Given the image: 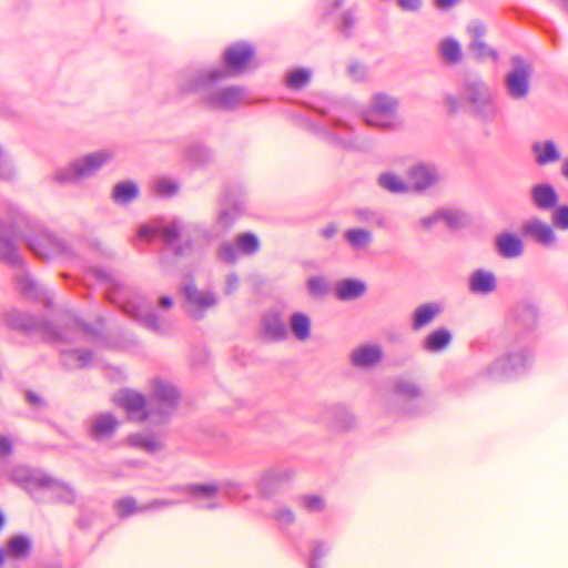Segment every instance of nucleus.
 I'll return each mask as SVG.
<instances>
[{
  "label": "nucleus",
  "mask_w": 568,
  "mask_h": 568,
  "mask_svg": "<svg viewBox=\"0 0 568 568\" xmlns=\"http://www.w3.org/2000/svg\"><path fill=\"white\" fill-rule=\"evenodd\" d=\"M3 236L24 240L29 248L40 258L50 260L55 256L69 257L72 250L65 241L44 230L41 224L27 215L16 205H9L7 222L0 220Z\"/></svg>",
  "instance_id": "1"
},
{
  "label": "nucleus",
  "mask_w": 568,
  "mask_h": 568,
  "mask_svg": "<svg viewBox=\"0 0 568 568\" xmlns=\"http://www.w3.org/2000/svg\"><path fill=\"white\" fill-rule=\"evenodd\" d=\"M226 78L227 72L222 69L187 71L181 75L178 88L182 94L199 93L202 102L211 109L229 111L243 102L245 91L236 85L216 88Z\"/></svg>",
  "instance_id": "2"
},
{
  "label": "nucleus",
  "mask_w": 568,
  "mask_h": 568,
  "mask_svg": "<svg viewBox=\"0 0 568 568\" xmlns=\"http://www.w3.org/2000/svg\"><path fill=\"white\" fill-rule=\"evenodd\" d=\"M460 98L469 103L471 112L485 121H491L498 108L491 90L479 79L466 80L460 87Z\"/></svg>",
  "instance_id": "3"
},
{
  "label": "nucleus",
  "mask_w": 568,
  "mask_h": 568,
  "mask_svg": "<svg viewBox=\"0 0 568 568\" xmlns=\"http://www.w3.org/2000/svg\"><path fill=\"white\" fill-rule=\"evenodd\" d=\"M112 159V153L100 150L75 159L68 166L54 174V181L61 184L75 183L93 176L105 163Z\"/></svg>",
  "instance_id": "4"
},
{
  "label": "nucleus",
  "mask_w": 568,
  "mask_h": 568,
  "mask_svg": "<svg viewBox=\"0 0 568 568\" xmlns=\"http://www.w3.org/2000/svg\"><path fill=\"white\" fill-rule=\"evenodd\" d=\"M1 324H3L6 327L21 331V332H42L45 336H48L51 339L54 341H67V333L64 331H61L55 325L51 324L50 322L33 316L27 313H22L17 310H11L8 312H4L0 317Z\"/></svg>",
  "instance_id": "5"
},
{
  "label": "nucleus",
  "mask_w": 568,
  "mask_h": 568,
  "mask_svg": "<svg viewBox=\"0 0 568 568\" xmlns=\"http://www.w3.org/2000/svg\"><path fill=\"white\" fill-rule=\"evenodd\" d=\"M531 359V352L521 347L495 359L486 369L493 381H506L526 371Z\"/></svg>",
  "instance_id": "6"
},
{
  "label": "nucleus",
  "mask_w": 568,
  "mask_h": 568,
  "mask_svg": "<svg viewBox=\"0 0 568 568\" xmlns=\"http://www.w3.org/2000/svg\"><path fill=\"white\" fill-rule=\"evenodd\" d=\"M397 100L385 93L372 97L371 106L364 112V121L369 126L388 129L395 125Z\"/></svg>",
  "instance_id": "7"
},
{
  "label": "nucleus",
  "mask_w": 568,
  "mask_h": 568,
  "mask_svg": "<svg viewBox=\"0 0 568 568\" xmlns=\"http://www.w3.org/2000/svg\"><path fill=\"white\" fill-rule=\"evenodd\" d=\"M181 394L179 389L162 378H153L150 389V405L153 407L154 415L169 417L174 414L180 402Z\"/></svg>",
  "instance_id": "8"
},
{
  "label": "nucleus",
  "mask_w": 568,
  "mask_h": 568,
  "mask_svg": "<svg viewBox=\"0 0 568 568\" xmlns=\"http://www.w3.org/2000/svg\"><path fill=\"white\" fill-rule=\"evenodd\" d=\"M243 489V485L239 481L225 480L221 486L214 484H187L183 486L171 487V491L189 495L199 499H211L217 496L220 491L230 498H236Z\"/></svg>",
  "instance_id": "9"
},
{
  "label": "nucleus",
  "mask_w": 568,
  "mask_h": 568,
  "mask_svg": "<svg viewBox=\"0 0 568 568\" xmlns=\"http://www.w3.org/2000/svg\"><path fill=\"white\" fill-rule=\"evenodd\" d=\"M511 70L505 78V87L510 98L523 100L530 91L531 65L520 57L511 59Z\"/></svg>",
  "instance_id": "10"
},
{
  "label": "nucleus",
  "mask_w": 568,
  "mask_h": 568,
  "mask_svg": "<svg viewBox=\"0 0 568 568\" xmlns=\"http://www.w3.org/2000/svg\"><path fill=\"white\" fill-rule=\"evenodd\" d=\"M186 303V312L195 320L203 318L205 312L217 304V296L211 290H200L194 283H186L182 287Z\"/></svg>",
  "instance_id": "11"
},
{
  "label": "nucleus",
  "mask_w": 568,
  "mask_h": 568,
  "mask_svg": "<svg viewBox=\"0 0 568 568\" xmlns=\"http://www.w3.org/2000/svg\"><path fill=\"white\" fill-rule=\"evenodd\" d=\"M443 179V171L434 163L419 162L408 171V180L417 192H423L437 185Z\"/></svg>",
  "instance_id": "12"
},
{
  "label": "nucleus",
  "mask_w": 568,
  "mask_h": 568,
  "mask_svg": "<svg viewBox=\"0 0 568 568\" xmlns=\"http://www.w3.org/2000/svg\"><path fill=\"white\" fill-rule=\"evenodd\" d=\"M114 402L118 406L125 409L131 420L142 422L154 415L153 407L151 405L146 407L144 396L134 390L125 389L120 392Z\"/></svg>",
  "instance_id": "13"
},
{
  "label": "nucleus",
  "mask_w": 568,
  "mask_h": 568,
  "mask_svg": "<svg viewBox=\"0 0 568 568\" xmlns=\"http://www.w3.org/2000/svg\"><path fill=\"white\" fill-rule=\"evenodd\" d=\"M254 55V49L248 43L240 42L230 45L224 54V68L222 70L227 72V78L241 73L250 60Z\"/></svg>",
  "instance_id": "14"
},
{
  "label": "nucleus",
  "mask_w": 568,
  "mask_h": 568,
  "mask_svg": "<svg viewBox=\"0 0 568 568\" xmlns=\"http://www.w3.org/2000/svg\"><path fill=\"white\" fill-rule=\"evenodd\" d=\"M293 476L287 467H272L263 471L257 481V490L262 497L268 498L275 495L281 487Z\"/></svg>",
  "instance_id": "15"
},
{
  "label": "nucleus",
  "mask_w": 568,
  "mask_h": 568,
  "mask_svg": "<svg viewBox=\"0 0 568 568\" xmlns=\"http://www.w3.org/2000/svg\"><path fill=\"white\" fill-rule=\"evenodd\" d=\"M11 479L28 491H31L33 487L48 488L57 484L55 480L47 474L26 467L14 468L11 474Z\"/></svg>",
  "instance_id": "16"
},
{
  "label": "nucleus",
  "mask_w": 568,
  "mask_h": 568,
  "mask_svg": "<svg viewBox=\"0 0 568 568\" xmlns=\"http://www.w3.org/2000/svg\"><path fill=\"white\" fill-rule=\"evenodd\" d=\"M182 229L178 221H174L168 225L151 226L143 225L139 230V236L152 240L159 236L168 246L173 248V245L179 240Z\"/></svg>",
  "instance_id": "17"
},
{
  "label": "nucleus",
  "mask_w": 568,
  "mask_h": 568,
  "mask_svg": "<svg viewBox=\"0 0 568 568\" xmlns=\"http://www.w3.org/2000/svg\"><path fill=\"white\" fill-rule=\"evenodd\" d=\"M321 420L327 428L334 430H347L355 424L353 415L341 405L326 407Z\"/></svg>",
  "instance_id": "18"
},
{
  "label": "nucleus",
  "mask_w": 568,
  "mask_h": 568,
  "mask_svg": "<svg viewBox=\"0 0 568 568\" xmlns=\"http://www.w3.org/2000/svg\"><path fill=\"white\" fill-rule=\"evenodd\" d=\"M530 196L532 204L540 211H551L559 201V195L549 183H539L531 187Z\"/></svg>",
  "instance_id": "19"
},
{
  "label": "nucleus",
  "mask_w": 568,
  "mask_h": 568,
  "mask_svg": "<svg viewBox=\"0 0 568 568\" xmlns=\"http://www.w3.org/2000/svg\"><path fill=\"white\" fill-rule=\"evenodd\" d=\"M468 286L474 294L489 295L497 290V278L493 272L477 268L470 274Z\"/></svg>",
  "instance_id": "20"
},
{
  "label": "nucleus",
  "mask_w": 568,
  "mask_h": 568,
  "mask_svg": "<svg viewBox=\"0 0 568 568\" xmlns=\"http://www.w3.org/2000/svg\"><path fill=\"white\" fill-rule=\"evenodd\" d=\"M497 253L504 258H516L524 253L521 239L513 233H501L495 239Z\"/></svg>",
  "instance_id": "21"
},
{
  "label": "nucleus",
  "mask_w": 568,
  "mask_h": 568,
  "mask_svg": "<svg viewBox=\"0 0 568 568\" xmlns=\"http://www.w3.org/2000/svg\"><path fill=\"white\" fill-rule=\"evenodd\" d=\"M264 337L270 342L283 341L287 337V328L277 312H267L262 320Z\"/></svg>",
  "instance_id": "22"
},
{
  "label": "nucleus",
  "mask_w": 568,
  "mask_h": 568,
  "mask_svg": "<svg viewBox=\"0 0 568 568\" xmlns=\"http://www.w3.org/2000/svg\"><path fill=\"white\" fill-rule=\"evenodd\" d=\"M524 232L546 247L552 246L557 240L551 226L538 219L527 222L524 225Z\"/></svg>",
  "instance_id": "23"
},
{
  "label": "nucleus",
  "mask_w": 568,
  "mask_h": 568,
  "mask_svg": "<svg viewBox=\"0 0 568 568\" xmlns=\"http://www.w3.org/2000/svg\"><path fill=\"white\" fill-rule=\"evenodd\" d=\"M123 310L125 313L138 318L143 326L158 334H165L169 331V325L153 310L142 311L136 308L133 311L130 308V305H124Z\"/></svg>",
  "instance_id": "24"
},
{
  "label": "nucleus",
  "mask_w": 568,
  "mask_h": 568,
  "mask_svg": "<svg viewBox=\"0 0 568 568\" xmlns=\"http://www.w3.org/2000/svg\"><path fill=\"white\" fill-rule=\"evenodd\" d=\"M118 425L119 422L113 415L100 414L93 419L89 435L94 440L109 438L114 434Z\"/></svg>",
  "instance_id": "25"
},
{
  "label": "nucleus",
  "mask_w": 568,
  "mask_h": 568,
  "mask_svg": "<svg viewBox=\"0 0 568 568\" xmlns=\"http://www.w3.org/2000/svg\"><path fill=\"white\" fill-rule=\"evenodd\" d=\"M366 284L357 278H345L336 283L335 295L339 301H352L366 293Z\"/></svg>",
  "instance_id": "26"
},
{
  "label": "nucleus",
  "mask_w": 568,
  "mask_h": 568,
  "mask_svg": "<svg viewBox=\"0 0 568 568\" xmlns=\"http://www.w3.org/2000/svg\"><path fill=\"white\" fill-rule=\"evenodd\" d=\"M442 313V306L438 303H425L419 305L412 315V328L419 331L429 325Z\"/></svg>",
  "instance_id": "27"
},
{
  "label": "nucleus",
  "mask_w": 568,
  "mask_h": 568,
  "mask_svg": "<svg viewBox=\"0 0 568 568\" xmlns=\"http://www.w3.org/2000/svg\"><path fill=\"white\" fill-rule=\"evenodd\" d=\"M383 352L377 345L362 346L353 351L352 363L357 367H368L377 364Z\"/></svg>",
  "instance_id": "28"
},
{
  "label": "nucleus",
  "mask_w": 568,
  "mask_h": 568,
  "mask_svg": "<svg viewBox=\"0 0 568 568\" xmlns=\"http://www.w3.org/2000/svg\"><path fill=\"white\" fill-rule=\"evenodd\" d=\"M532 152L536 155V163L538 165H547L559 161L561 158L556 143L551 140L534 143Z\"/></svg>",
  "instance_id": "29"
},
{
  "label": "nucleus",
  "mask_w": 568,
  "mask_h": 568,
  "mask_svg": "<svg viewBox=\"0 0 568 568\" xmlns=\"http://www.w3.org/2000/svg\"><path fill=\"white\" fill-rule=\"evenodd\" d=\"M344 239L353 251H365L373 243V233L366 229L353 227L344 232Z\"/></svg>",
  "instance_id": "30"
},
{
  "label": "nucleus",
  "mask_w": 568,
  "mask_h": 568,
  "mask_svg": "<svg viewBox=\"0 0 568 568\" xmlns=\"http://www.w3.org/2000/svg\"><path fill=\"white\" fill-rule=\"evenodd\" d=\"M62 363L68 368H85L93 363V353L89 349L74 348L62 351Z\"/></svg>",
  "instance_id": "31"
},
{
  "label": "nucleus",
  "mask_w": 568,
  "mask_h": 568,
  "mask_svg": "<svg viewBox=\"0 0 568 568\" xmlns=\"http://www.w3.org/2000/svg\"><path fill=\"white\" fill-rule=\"evenodd\" d=\"M452 333L447 328L430 332L423 342V347L429 353H437L446 348L452 342Z\"/></svg>",
  "instance_id": "32"
},
{
  "label": "nucleus",
  "mask_w": 568,
  "mask_h": 568,
  "mask_svg": "<svg viewBox=\"0 0 568 568\" xmlns=\"http://www.w3.org/2000/svg\"><path fill=\"white\" fill-rule=\"evenodd\" d=\"M138 196V184L132 181H124L114 185L111 197L118 205H126L136 200Z\"/></svg>",
  "instance_id": "33"
},
{
  "label": "nucleus",
  "mask_w": 568,
  "mask_h": 568,
  "mask_svg": "<svg viewBox=\"0 0 568 568\" xmlns=\"http://www.w3.org/2000/svg\"><path fill=\"white\" fill-rule=\"evenodd\" d=\"M32 551V540L27 535L13 536L8 542V554L16 559H27Z\"/></svg>",
  "instance_id": "34"
},
{
  "label": "nucleus",
  "mask_w": 568,
  "mask_h": 568,
  "mask_svg": "<svg viewBox=\"0 0 568 568\" xmlns=\"http://www.w3.org/2000/svg\"><path fill=\"white\" fill-rule=\"evenodd\" d=\"M290 323L292 333L298 341L304 342L310 338L311 320L306 314L301 312L293 313Z\"/></svg>",
  "instance_id": "35"
},
{
  "label": "nucleus",
  "mask_w": 568,
  "mask_h": 568,
  "mask_svg": "<svg viewBox=\"0 0 568 568\" xmlns=\"http://www.w3.org/2000/svg\"><path fill=\"white\" fill-rule=\"evenodd\" d=\"M128 442L133 447H139L148 453H156L164 448V444L152 436L143 434H134L128 438Z\"/></svg>",
  "instance_id": "36"
},
{
  "label": "nucleus",
  "mask_w": 568,
  "mask_h": 568,
  "mask_svg": "<svg viewBox=\"0 0 568 568\" xmlns=\"http://www.w3.org/2000/svg\"><path fill=\"white\" fill-rule=\"evenodd\" d=\"M378 185L390 193H403L408 189L405 181L392 172L381 174L378 176Z\"/></svg>",
  "instance_id": "37"
},
{
  "label": "nucleus",
  "mask_w": 568,
  "mask_h": 568,
  "mask_svg": "<svg viewBox=\"0 0 568 568\" xmlns=\"http://www.w3.org/2000/svg\"><path fill=\"white\" fill-rule=\"evenodd\" d=\"M186 158L194 165H204L212 161V151L202 144L190 145L186 150Z\"/></svg>",
  "instance_id": "38"
},
{
  "label": "nucleus",
  "mask_w": 568,
  "mask_h": 568,
  "mask_svg": "<svg viewBox=\"0 0 568 568\" xmlns=\"http://www.w3.org/2000/svg\"><path fill=\"white\" fill-rule=\"evenodd\" d=\"M440 220L452 230L460 229L468 223L466 214L457 210H440Z\"/></svg>",
  "instance_id": "39"
},
{
  "label": "nucleus",
  "mask_w": 568,
  "mask_h": 568,
  "mask_svg": "<svg viewBox=\"0 0 568 568\" xmlns=\"http://www.w3.org/2000/svg\"><path fill=\"white\" fill-rule=\"evenodd\" d=\"M469 50L473 52V54L479 59V60H485V59H491L494 61H497L498 60V52L488 47L484 39H476V40H471L470 44H469Z\"/></svg>",
  "instance_id": "40"
},
{
  "label": "nucleus",
  "mask_w": 568,
  "mask_h": 568,
  "mask_svg": "<svg viewBox=\"0 0 568 568\" xmlns=\"http://www.w3.org/2000/svg\"><path fill=\"white\" fill-rule=\"evenodd\" d=\"M236 244L239 250L247 255L255 254L260 248L257 236L250 232L239 235L236 239Z\"/></svg>",
  "instance_id": "41"
},
{
  "label": "nucleus",
  "mask_w": 568,
  "mask_h": 568,
  "mask_svg": "<svg viewBox=\"0 0 568 568\" xmlns=\"http://www.w3.org/2000/svg\"><path fill=\"white\" fill-rule=\"evenodd\" d=\"M394 390L408 399L418 398L422 395L419 387L408 379H397L394 384Z\"/></svg>",
  "instance_id": "42"
},
{
  "label": "nucleus",
  "mask_w": 568,
  "mask_h": 568,
  "mask_svg": "<svg viewBox=\"0 0 568 568\" xmlns=\"http://www.w3.org/2000/svg\"><path fill=\"white\" fill-rule=\"evenodd\" d=\"M114 507L120 518L129 517L135 513H143V510H140V506L136 505L133 497H123L118 499L114 503Z\"/></svg>",
  "instance_id": "43"
},
{
  "label": "nucleus",
  "mask_w": 568,
  "mask_h": 568,
  "mask_svg": "<svg viewBox=\"0 0 568 568\" xmlns=\"http://www.w3.org/2000/svg\"><path fill=\"white\" fill-rule=\"evenodd\" d=\"M311 80V73L304 69H297L287 77L286 85L293 90H301L307 85Z\"/></svg>",
  "instance_id": "44"
},
{
  "label": "nucleus",
  "mask_w": 568,
  "mask_h": 568,
  "mask_svg": "<svg viewBox=\"0 0 568 568\" xmlns=\"http://www.w3.org/2000/svg\"><path fill=\"white\" fill-rule=\"evenodd\" d=\"M440 53L446 60L450 62H457L462 58L460 47L454 39H447L443 41L440 45Z\"/></svg>",
  "instance_id": "45"
},
{
  "label": "nucleus",
  "mask_w": 568,
  "mask_h": 568,
  "mask_svg": "<svg viewBox=\"0 0 568 568\" xmlns=\"http://www.w3.org/2000/svg\"><path fill=\"white\" fill-rule=\"evenodd\" d=\"M306 286L312 296L321 297L328 293V283L323 276H312L307 280Z\"/></svg>",
  "instance_id": "46"
},
{
  "label": "nucleus",
  "mask_w": 568,
  "mask_h": 568,
  "mask_svg": "<svg viewBox=\"0 0 568 568\" xmlns=\"http://www.w3.org/2000/svg\"><path fill=\"white\" fill-rule=\"evenodd\" d=\"M551 214V223L559 230H568V205H556Z\"/></svg>",
  "instance_id": "47"
},
{
  "label": "nucleus",
  "mask_w": 568,
  "mask_h": 568,
  "mask_svg": "<svg viewBox=\"0 0 568 568\" xmlns=\"http://www.w3.org/2000/svg\"><path fill=\"white\" fill-rule=\"evenodd\" d=\"M217 256L221 261L233 264L239 258V251L231 242H224L219 246Z\"/></svg>",
  "instance_id": "48"
},
{
  "label": "nucleus",
  "mask_w": 568,
  "mask_h": 568,
  "mask_svg": "<svg viewBox=\"0 0 568 568\" xmlns=\"http://www.w3.org/2000/svg\"><path fill=\"white\" fill-rule=\"evenodd\" d=\"M16 170L10 156L0 146V179L10 181L14 178Z\"/></svg>",
  "instance_id": "49"
},
{
  "label": "nucleus",
  "mask_w": 568,
  "mask_h": 568,
  "mask_svg": "<svg viewBox=\"0 0 568 568\" xmlns=\"http://www.w3.org/2000/svg\"><path fill=\"white\" fill-rule=\"evenodd\" d=\"M155 192L164 197L174 195L179 190V184L172 180L162 179L154 185Z\"/></svg>",
  "instance_id": "50"
},
{
  "label": "nucleus",
  "mask_w": 568,
  "mask_h": 568,
  "mask_svg": "<svg viewBox=\"0 0 568 568\" xmlns=\"http://www.w3.org/2000/svg\"><path fill=\"white\" fill-rule=\"evenodd\" d=\"M300 504L311 513H318L324 509V500L320 496L304 495L300 498Z\"/></svg>",
  "instance_id": "51"
},
{
  "label": "nucleus",
  "mask_w": 568,
  "mask_h": 568,
  "mask_svg": "<svg viewBox=\"0 0 568 568\" xmlns=\"http://www.w3.org/2000/svg\"><path fill=\"white\" fill-rule=\"evenodd\" d=\"M354 214L356 219L363 223L382 225L384 222L378 213L369 209H356Z\"/></svg>",
  "instance_id": "52"
},
{
  "label": "nucleus",
  "mask_w": 568,
  "mask_h": 568,
  "mask_svg": "<svg viewBox=\"0 0 568 568\" xmlns=\"http://www.w3.org/2000/svg\"><path fill=\"white\" fill-rule=\"evenodd\" d=\"M181 501L174 500V499H153V500H150L149 503L140 506V510H143V513L153 511V510H159V509L166 508V507H172V506L179 505Z\"/></svg>",
  "instance_id": "53"
},
{
  "label": "nucleus",
  "mask_w": 568,
  "mask_h": 568,
  "mask_svg": "<svg viewBox=\"0 0 568 568\" xmlns=\"http://www.w3.org/2000/svg\"><path fill=\"white\" fill-rule=\"evenodd\" d=\"M328 551V548L325 546L322 541H316L315 546L312 550L311 560H310V568H320L318 561L322 557L326 555Z\"/></svg>",
  "instance_id": "54"
},
{
  "label": "nucleus",
  "mask_w": 568,
  "mask_h": 568,
  "mask_svg": "<svg viewBox=\"0 0 568 568\" xmlns=\"http://www.w3.org/2000/svg\"><path fill=\"white\" fill-rule=\"evenodd\" d=\"M347 73L354 81L359 82L365 79L367 69L362 63L353 62L348 65Z\"/></svg>",
  "instance_id": "55"
},
{
  "label": "nucleus",
  "mask_w": 568,
  "mask_h": 568,
  "mask_svg": "<svg viewBox=\"0 0 568 568\" xmlns=\"http://www.w3.org/2000/svg\"><path fill=\"white\" fill-rule=\"evenodd\" d=\"M70 327L73 332H81L85 335H95L97 331L89 324L82 322L81 320L73 317L70 321Z\"/></svg>",
  "instance_id": "56"
},
{
  "label": "nucleus",
  "mask_w": 568,
  "mask_h": 568,
  "mask_svg": "<svg viewBox=\"0 0 568 568\" xmlns=\"http://www.w3.org/2000/svg\"><path fill=\"white\" fill-rule=\"evenodd\" d=\"M61 493L59 494V500L65 504H73L75 501L77 494L73 488L68 485L59 484Z\"/></svg>",
  "instance_id": "57"
},
{
  "label": "nucleus",
  "mask_w": 568,
  "mask_h": 568,
  "mask_svg": "<svg viewBox=\"0 0 568 568\" xmlns=\"http://www.w3.org/2000/svg\"><path fill=\"white\" fill-rule=\"evenodd\" d=\"M355 26V17L352 11H345L342 16V32L346 36H351V30Z\"/></svg>",
  "instance_id": "58"
},
{
  "label": "nucleus",
  "mask_w": 568,
  "mask_h": 568,
  "mask_svg": "<svg viewBox=\"0 0 568 568\" xmlns=\"http://www.w3.org/2000/svg\"><path fill=\"white\" fill-rule=\"evenodd\" d=\"M275 519L282 525H291L294 523L295 516L290 508H281L277 510Z\"/></svg>",
  "instance_id": "59"
},
{
  "label": "nucleus",
  "mask_w": 568,
  "mask_h": 568,
  "mask_svg": "<svg viewBox=\"0 0 568 568\" xmlns=\"http://www.w3.org/2000/svg\"><path fill=\"white\" fill-rule=\"evenodd\" d=\"M234 221L235 214L229 210L221 211L217 217V224L221 225L224 230L231 227Z\"/></svg>",
  "instance_id": "60"
},
{
  "label": "nucleus",
  "mask_w": 568,
  "mask_h": 568,
  "mask_svg": "<svg viewBox=\"0 0 568 568\" xmlns=\"http://www.w3.org/2000/svg\"><path fill=\"white\" fill-rule=\"evenodd\" d=\"M193 248V242L189 239L181 241L180 243H176L173 245V253L176 256H183L187 253H190Z\"/></svg>",
  "instance_id": "61"
},
{
  "label": "nucleus",
  "mask_w": 568,
  "mask_h": 568,
  "mask_svg": "<svg viewBox=\"0 0 568 568\" xmlns=\"http://www.w3.org/2000/svg\"><path fill=\"white\" fill-rule=\"evenodd\" d=\"M468 32L471 36V40H476V39L483 40L484 36L486 33V28L481 22L475 21L469 26Z\"/></svg>",
  "instance_id": "62"
},
{
  "label": "nucleus",
  "mask_w": 568,
  "mask_h": 568,
  "mask_svg": "<svg viewBox=\"0 0 568 568\" xmlns=\"http://www.w3.org/2000/svg\"><path fill=\"white\" fill-rule=\"evenodd\" d=\"M404 11L415 12L422 7L423 0H396Z\"/></svg>",
  "instance_id": "63"
},
{
  "label": "nucleus",
  "mask_w": 568,
  "mask_h": 568,
  "mask_svg": "<svg viewBox=\"0 0 568 568\" xmlns=\"http://www.w3.org/2000/svg\"><path fill=\"white\" fill-rule=\"evenodd\" d=\"M240 280L235 273H230L225 278V293L232 294L237 290Z\"/></svg>",
  "instance_id": "64"
}]
</instances>
